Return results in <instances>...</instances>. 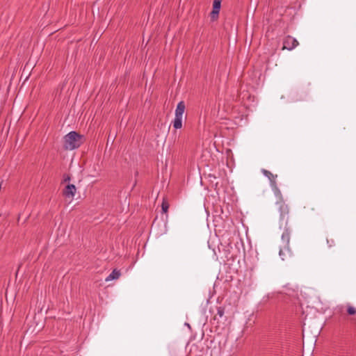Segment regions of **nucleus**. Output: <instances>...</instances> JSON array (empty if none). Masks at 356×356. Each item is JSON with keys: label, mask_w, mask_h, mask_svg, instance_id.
<instances>
[{"label": "nucleus", "mask_w": 356, "mask_h": 356, "mask_svg": "<svg viewBox=\"0 0 356 356\" xmlns=\"http://www.w3.org/2000/svg\"><path fill=\"white\" fill-rule=\"evenodd\" d=\"M221 2L222 0H213V10L210 13L211 18L213 21H215L218 18L220 10L221 8Z\"/></svg>", "instance_id": "5"}, {"label": "nucleus", "mask_w": 356, "mask_h": 356, "mask_svg": "<svg viewBox=\"0 0 356 356\" xmlns=\"http://www.w3.org/2000/svg\"><path fill=\"white\" fill-rule=\"evenodd\" d=\"M272 189L274 192V194L275 197H277V201H284L283 196L282 195V193L279 188L277 187V184H275L274 186H271Z\"/></svg>", "instance_id": "9"}, {"label": "nucleus", "mask_w": 356, "mask_h": 356, "mask_svg": "<svg viewBox=\"0 0 356 356\" xmlns=\"http://www.w3.org/2000/svg\"><path fill=\"white\" fill-rule=\"evenodd\" d=\"M70 176L68 175H66L64 176L63 180L65 182L70 181Z\"/></svg>", "instance_id": "14"}, {"label": "nucleus", "mask_w": 356, "mask_h": 356, "mask_svg": "<svg viewBox=\"0 0 356 356\" xmlns=\"http://www.w3.org/2000/svg\"><path fill=\"white\" fill-rule=\"evenodd\" d=\"M347 312L349 315H355L356 314V308L354 307L348 305H347Z\"/></svg>", "instance_id": "10"}, {"label": "nucleus", "mask_w": 356, "mask_h": 356, "mask_svg": "<svg viewBox=\"0 0 356 356\" xmlns=\"http://www.w3.org/2000/svg\"><path fill=\"white\" fill-rule=\"evenodd\" d=\"M224 314H225V309L223 307H218V309H217V314L220 317H222L224 316Z\"/></svg>", "instance_id": "11"}, {"label": "nucleus", "mask_w": 356, "mask_h": 356, "mask_svg": "<svg viewBox=\"0 0 356 356\" xmlns=\"http://www.w3.org/2000/svg\"><path fill=\"white\" fill-rule=\"evenodd\" d=\"M327 243L329 248H332L335 245V241L333 238H327Z\"/></svg>", "instance_id": "13"}, {"label": "nucleus", "mask_w": 356, "mask_h": 356, "mask_svg": "<svg viewBox=\"0 0 356 356\" xmlns=\"http://www.w3.org/2000/svg\"><path fill=\"white\" fill-rule=\"evenodd\" d=\"M299 44L298 40L291 35L285 37L283 41L282 49L293 50Z\"/></svg>", "instance_id": "4"}, {"label": "nucleus", "mask_w": 356, "mask_h": 356, "mask_svg": "<svg viewBox=\"0 0 356 356\" xmlns=\"http://www.w3.org/2000/svg\"><path fill=\"white\" fill-rule=\"evenodd\" d=\"M261 172L263 173V175L265 177H266L269 179L271 186H274L275 184H277V182H276V179L277 177V175H273L271 172H270L267 170H265V169H262Z\"/></svg>", "instance_id": "7"}, {"label": "nucleus", "mask_w": 356, "mask_h": 356, "mask_svg": "<svg viewBox=\"0 0 356 356\" xmlns=\"http://www.w3.org/2000/svg\"><path fill=\"white\" fill-rule=\"evenodd\" d=\"M161 207H162L163 212L167 213V211L168 210V207H169L168 202H163Z\"/></svg>", "instance_id": "12"}, {"label": "nucleus", "mask_w": 356, "mask_h": 356, "mask_svg": "<svg viewBox=\"0 0 356 356\" xmlns=\"http://www.w3.org/2000/svg\"><path fill=\"white\" fill-rule=\"evenodd\" d=\"M276 205L278 207L280 212V229L282 230L279 254L282 260H285L291 256V252L289 248L290 236L291 233V228L289 225V208L284 200L277 201Z\"/></svg>", "instance_id": "1"}, {"label": "nucleus", "mask_w": 356, "mask_h": 356, "mask_svg": "<svg viewBox=\"0 0 356 356\" xmlns=\"http://www.w3.org/2000/svg\"><path fill=\"white\" fill-rule=\"evenodd\" d=\"M186 110L185 103L183 101L179 102L175 111V118L172 121V124L175 130L180 129L183 125V118Z\"/></svg>", "instance_id": "3"}, {"label": "nucleus", "mask_w": 356, "mask_h": 356, "mask_svg": "<svg viewBox=\"0 0 356 356\" xmlns=\"http://www.w3.org/2000/svg\"><path fill=\"white\" fill-rule=\"evenodd\" d=\"M83 136L74 131L66 134L63 138V148L74 150L79 148L83 143Z\"/></svg>", "instance_id": "2"}, {"label": "nucleus", "mask_w": 356, "mask_h": 356, "mask_svg": "<svg viewBox=\"0 0 356 356\" xmlns=\"http://www.w3.org/2000/svg\"><path fill=\"white\" fill-rule=\"evenodd\" d=\"M76 192V188L74 184H67L63 190V195L65 197L74 199V197Z\"/></svg>", "instance_id": "6"}, {"label": "nucleus", "mask_w": 356, "mask_h": 356, "mask_svg": "<svg viewBox=\"0 0 356 356\" xmlns=\"http://www.w3.org/2000/svg\"><path fill=\"white\" fill-rule=\"evenodd\" d=\"M120 272L117 269H114L105 279L106 282H110L114 280H118L120 277Z\"/></svg>", "instance_id": "8"}]
</instances>
